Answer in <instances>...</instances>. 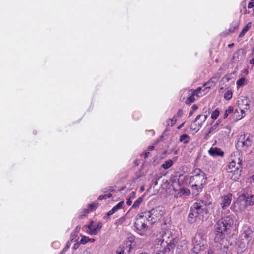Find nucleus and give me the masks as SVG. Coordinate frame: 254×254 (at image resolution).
<instances>
[{
    "label": "nucleus",
    "mask_w": 254,
    "mask_h": 254,
    "mask_svg": "<svg viewBox=\"0 0 254 254\" xmlns=\"http://www.w3.org/2000/svg\"><path fill=\"white\" fill-rule=\"evenodd\" d=\"M234 225V219L230 216H225L220 219L215 224L214 241L221 243L225 237V233L230 231Z\"/></svg>",
    "instance_id": "obj_1"
},
{
    "label": "nucleus",
    "mask_w": 254,
    "mask_h": 254,
    "mask_svg": "<svg viewBox=\"0 0 254 254\" xmlns=\"http://www.w3.org/2000/svg\"><path fill=\"white\" fill-rule=\"evenodd\" d=\"M207 213V203L204 200H198L190 207L188 217V222L192 224L197 219H203Z\"/></svg>",
    "instance_id": "obj_2"
},
{
    "label": "nucleus",
    "mask_w": 254,
    "mask_h": 254,
    "mask_svg": "<svg viewBox=\"0 0 254 254\" xmlns=\"http://www.w3.org/2000/svg\"><path fill=\"white\" fill-rule=\"evenodd\" d=\"M192 174L190 178L189 184L192 190L198 193L202 191L203 185L206 184L207 177L205 173L199 168L194 169Z\"/></svg>",
    "instance_id": "obj_3"
},
{
    "label": "nucleus",
    "mask_w": 254,
    "mask_h": 254,
    "mask_svg": "<svg viewBox=\"0 0 254 254\" xmlns=\"http://www.w3.org/2000/svg\"><path fill=\"white\" fill-rule=\"evenodd\" d=\"M242 160L238 158L237 162L235 160H232L230 162L228 168L227 169L229 177L233 181L238 180L241 175L242 167Z\"/></svg>",
    "instance_id": "obj_4"
},
{
    "label": "nucleus",
    "mask_w": 254,
    "mask_h": 254,
    "mask_svg": "<svg viewBox=\"0 0 254 254\" xmlns=\"http://www.w3.org/2000/svg\"><path fill=\"white\" fill-rule=\"evenodd\" d=\"M160 241V245L165 247L163 250L158 252L156 254H169L168 253L173 250L177 242L176 239L174 238L170 239L165 233L162 235V239L160 240L158 243Z\"/></svg>",
    "instance_id": "obj_5"
},
{
    "label": "nucleus",
    "mask_w": 254,
    "mask_h": 254,
    "mask_svg": "<svg viewBox=\"0 0 254 254\" xmlns=\"http://www.w3.org/2000/svg\"><path fill=\"white\" fill-rule=\"evenodd\" d=\"M253 136L249 133L241 134L238 137L236 146L238 149L246 150L251 146Z\"/></svg>",
    "instance_id": "obj_6"
},
{
    "label": "nucleus",
    "mask_w": 254,
    "mask_h": 254,
    "mask_svg": "<svg viewBox=\"0 0 254 254\" xmlns=\"http://www.w3.org/2000/svg\"><path fill=\"white\" fill-rule=\"evenodd\" d=\"M145 212L139 214L135 218L134 226L138 231H145L148 228V223H150L148 218Z\"/></svg>",
    "instance_id": "obj_7"
},
{
    "label": "nucleus",
    "mask_w": 254,
    "mask_h": 254,
    "mask_svg": "<svg viewBox=\"0 0 254 254\" xmlns=\"http://www.w3.org/2000/svg\"><path fill=\"white\" fill-rule=\"evenodd\" d=\"M148 216L150 224L155 223L162 217L164 214V211L162 207H157L152 209L151 211L145 212Z\"/></svg>",
    "instance_id": "obj_8"
},
{
    "label": "nucleus",
    "mask_w": 254,
    "mask_h": 254,
    "mask_svg": "<svg viewBox=\"0 0 254 254\" xmlns=\"http://www.w3.org/2000/svg\"><path fill=\"white\" fill-rule=\"evenodd\" d=\"M132 249V242L130 241L127 242L120 246L117 250L116 254H125V253H129Z\"/></svg>",
    "instance_id": "obj_9"
},
{
    "label": "nucleus",
    "mask_w": 254,
    "mask_h": 254,
    "mask_svg": "<svg viewBox=\"0 0 254 254\" xmlns=\"http://www.w3.org/2000/svg\"><path fill=\"white\" fill-rule=\"evenodd\" d=\"M239 111L246 114V112L249 110V101L247 99H243L238 101L237 108Z\"/></svg>",
    "instance_id": "obj_10"
},
{
    "label": "nucleus",
    "mask_w": 254,
    "mask_h": 254,
    "mask_svg": "<svg viewBox=\"0 0 254 254\" xmlns=\"http://www.w3.org/2000/svg\"><path fill=\"white\" fill-rule=\"evenodd\" d=\"M232 194L228 193L222 197V202L221 206L223 210H225L227 208L231 203Z\"/></svg>",
    "instance_id": "obj_11"
},
{
    "label": "nucleus",
    "mask_w": 254,
    "mask_h": 254,
    "mask_svg": "<svg viewBox=\"0 0 254 254\" xmlns=\"http://www.w3.org/2000/svg\"><path fill=\"white\" fill-rule=\"evenodd\" d=\"M239 199L245 200V208L247 206H252L254 204V195L246 196L245 194H242L239 196Z\"/></svg>",
    "instance_id": "obj_12"
},
{
    "label": "nucleus",
    "mask_w": 254,
    "mask_h": 254,
    "mask_svg": "<svg viewBox=\"0 0 254 254\" xmlns=\"http://www.w3.org/2000/svg\"><path fill=\"white\" fill-rule=\"evenodd\" d=\"M189 92L194 93L197 98L202 97L208 93L207 88H204L203 87H199L196 89L190 90Z\"/></svg>",
    "instance_id": "obj_13"
},
{
    "label": "nucleus",
    "mask_w": 254,
    "mask_h": 254,
    "mask_svg": "<svg viewBox=\"0 0 254 254\" xmlns=\"http://www.w3.org/2000/svg\"><path fill=\"white\" fill-rule=\"evenodd\" d=\"M243 232L242 233L243 239L247 241H250L252 240L253 231L249 226H245L243 228Z\"/></svg>",
    "instance_id": "obj_14"
},
{
    "label": "nucleus",
    "mask_w": 254,
    "mask_h": 254,
    "mask_svg": "<svg viewBox=\"0 0 254 254\" xmlns=\"http://www.w3.org/2000/svg\"><path fill=\"white\" fill-rule=\"evenodd\" d=\"M209 154L213 157L221 156L223 157L224 153L221 149L217 147H211L208 150Z\"/></svg>",
    "instance_id": "obj_15"
},
{
    "label": "nucleus",
    "mask_w": 254,
    "mask_h": 254,
    "mask_svg": "<svg viewBox=\"0 0 254 254\" xmlns=\"http://www.w3.org/2000/svg\"><path fill=\"white\" fill-rule=\"evenodd\" d=\"M124 204V202L123 201H121L119 202L117 205L114 206L111 210L107 212V215L108 216H110L117 212L118 210L122 209Z\"/></svg>",
    "instance_id": "obj_16"
},
{
    "label": "nucleus",
    "mask_w": 254,
    "mask_h": 254,
    "mask_svg": "<svg viewBox=\"0 0 254 254\" xmlns=\"http://www.w3.org/2000/svg\"><path fill=\"white\" fill-rule=\"evenodd\" d=\"M190 194V191L189 189L185 188H181L176 194L177 197H180L183 195L189 196Z\"/></svg>",
    "instance_id": "obj_17"
},
{
    "label": "nucleus",
    "mask_w": 254,
    "mask_h": 254,
    "mask_svg": "<svg viewBox=\"0 0 254 254\" xmlns=\"http://www.w3.org/2000/svg\"><path fill=\"white\" fill-rule=\"evenodd\" d=\"M88 228V233L91 235H96L98 233V229L95 228L93 225V222L91 221L90 223L87 226Z\"/></svg>",
    "instance_id": "obj_18"
},
{
    "label": "nucleus",
    "mask_w": 254,
    "mask_h": 254,
    "mask_svg": "<svg viewBox=\"0 0 254 254\" xmlns=\"http://www.w3.org/2000/svg\"><path fill=\"white\" fill-rule=\"evenodd\" d=\"M195 96H196V95L194 93L189 92V96L185 101V104L187 105H190L193 103L195 101Z\"/></svg>",
    "instance_id": "obj_19"
},
{
    "label": "nucleus",
    "mask_w": 254,
    "mask_h": 254,
    "mask_svg": "<svg viewBox=\"0 0 254 254\" xmlns=\"http://www.w3.org/2000/svg\"><path fill=\"white\" fill-rule=\"evenodd\" d=\"M202 126L201 123H198V121H195V120L193 121V123L191 124L190 128L191 130L197 132L201 128Z\"/></svg>",
    "instance_id": "obj_20"
},
{
    "label": "nucleus",
    "mask_w": 254,
    "mask_h": 254,
    "mask_svg": "<svg viewBox=\"0 0 254 254\" xmlns=\"http://www.w3.org/2000/svg\"><path fill=\"white\" fill-rule=\"evenodd\" d=\"M215 85V82L213 81V78H211L209 81L203 84V87L207 88L208 92L211 88L214 87Z\"/></svg>",
    "instance_id": "obj_21"
},
{
    "label": "nucleus",
    "mask_w": 254,
    "mask_h": 254,
    "mask_svg": "<svg viewBox=\"0 0 254 254\" xmlns=\"http://www.w3.org/2000/svg\"><path fill=\"white\" fill-rule=\"evenodd\" d=\"M246 114L243 113V112H240L238 110L237 108L235 109V111L234 113L233 118L237 121L245 117Z\"/></svg>",
    "instance_id": "obj_22"
},
{
    "label": "nucleus",
    "mask_w": 254,
    "mask_h": 254,
    "mask_svg": "<svg viewBox=\"0 0 254 254\" xmlns=\"http://www.w3.org/2000/svg\"><path fill=\"white\" fill-rule=\"evenodd\" d=\"M190 140V136L186 134H183L180 136L179 141L184 144H188Z\"/></svg>",
    "instance_id": "obj_23"
},
{
    "label": "nucleus",
    "mask_w": 254,
    "mask_h": 254,
    "mask_svg": "<svg viewBox=\"0 0 254 254\" xmlns=\"http://www.w3.org/2000/svg\"><path fill=\"white\" fill-rule=\"evenodd\" d=\"M207 116L205 115H199L195 118V121H198V123H201L202 126L203 123L206 120Z\"/></svg>",
    "instance_id": "obj_24"
},
{
    "label": "nucleus",
    "mask_w": 254,
    "mask_h": 254,
    "mask_svg": "<svg viewBox=\"0 0 254 254\" xmlns=\"http://www.w3.org/2000/svg\"><path fill=\"white\" fill-rule=\"evenodd\" d=\"M202 241H203L202 236H201L200 233H198L194 238L193 243L196 245H200Z\"/></svg>",
    "instance_id": "obj_25"
},
{
    "label": "nucleus",
    "mask_w": 254,
    "mask_h": 254,
    "mask_svg": "<svg viewBox=\"0 0 254 254\" xmlns=\"http://www.w3.org/2000/svg\"><path fill=\"white\" fill-rule=\"evenodd\" d=\"M251 22H249L246 26H245L243 29H242V30L241 31V32L240 33L239 35V37H242L244 36V35L245 34V33L249 30V29L251 28Z\"/></svg>",
    "instance_id": "obj_26"
},
{
    "label": "nucleus",
    "mask_w": 254,
    "mask_h": 254,
    "mask_svg": "<svg viewBox=\"0 0 254 254\" xmlns=\"http://www.w3.org/2000/svg\"><path fill=\"white\" fill-rule=\"evenodd\" d=\"M239 23L236 21H233L230 25L229 28V31L230 32H234L235 30H237L239 28Z\"/></svg>",
    "instance_id": "obj_27"
},
{
    "label": "nucleus",
    "mask_w": 254,
    "mask_h": 254,
    "mask_svg": "<svg viewBox=\"0 0 254 254\" xmlns=\"http://www.w3.org/2000/svg\"><path fill=\"white\" fill-rule=\"evenodd\" d=\"M90 212L88 209H83L78 215V218L80 219H83L85 218L88 214Z\"/></svg>",
    "instance_id": "obj_28"
},
{
    "label": "nucleus",
    "mask_w": 254,
    "mask_h": 254,
    "mask_svg": "<svg viewBox=\"0 0 254 254\" xmlns=\"http://www.w3.org/2000/svg\"><path fill=\"white\" fill-rule=\"evenodd\" d=\"M249 241H247L243 238H242L239 242V247L242 249H245L247 247Z\"/></svg>",
    "instance_id": "obj_29"
},
{
    "label": "nucleus",
    "mask_w": 254,
    "mask_h": 254,
    "mask_svg": "<svg viewBox=\"0 0 254 254\" xmlns=\"http://www.w3.org/2000/svg\"><path fill=\"white\" fill-rule=\"evenodd\" d=\"M238 200L239 199H238ZM230 208L231 210L234 212H237L239 210L240 211L241 210V208L239 206V200H238L237 202L233 203V204L231 206Z\"/></svg>",
    "instance_id": "obj_30"
},
{
    "label": "nucleus",
    "mask_w": 254,
    "mask_h": 254,
    "mask_svg": "<svg viewBox=\"0 0 254 254\" xmlns=\"http://www.w3.org/2000/svg\"><path fill=\"white\" fill-rule=\"evenodd\" d=\"M99 203L97 201H94L91 204H89L88 206V210L90 212L94 211L96 209V208L98 207Z\"/></svg>",
    "instance_id": "obj_31"
},
{
    "label": "nucleus",
    "mask_w": 254,
    "mask_h": 254,
    "mask_svg": "<svg viewBox=\"0 0 254 254\" xmlns=\"http://www.w3.org/2000/svg\"><path fill=\"white\" fill-rule=\"evenodd\" d=\"M177 122V118L176 116H174V117L172 119H169L167 120V126L172 127Z\"/></svg>",
    "instance_id": "obj_32"
},
{
    "label": "nucleus",
    "mask_w": 254,
    "mask_h": 254,
    "mask_svg": "<svg viewBox=\"0 0 254 254\" xmlns=\"http://www.w3.org/2000/svg\"><path fill=\"white\" fill-rule=\"evenodd\" d=\"M143 197H139L138 199L134 202L132 206V208H136L139 207L140 204L143 201Z\"/></svg>",
    "instance_id": "obj_33"
},
{
    "label": "nucleus",
    "mask_w": 254,
    "mask_h": 254,
    "mask_svg": "<svg viewBox=\"0 0 254 254\" xmlns=\"http://www.w3.org/2000/svg\"><path fill=\"white\" fill-rule=\"evenodd\" d=\"M173 164V161L171 160L166 161L162 165V167L165 169L169 168Z\"/></svg>",
    "instance_id": "obj_34"
},
{
    "label": "nucleus",
    "mask_w": 254,
    "mask_h": 254,
    "mask_svg": "<svg viewBox=\"0 0 254 254\" xmlns=\"http://www.w3.org/2000/svg\"><path fill=\"white\" fill-rule=\"evenodd\" d=\"M233 92L231 90L226 91L224 95V98L226 100H230L232 98Z\"/></svg>",
    "instance_id": "obj_35"
},
{
    "label": "nucleus",
    "mask_w": 254,
    "mask_h": 254,
    "mask_svg": "<svg viewBox=\"0 0 254 254\" xmlns=\"http://www.w3.org/2000/svg\"><path fill=\"white\" fill-rule=\"evenodd\" d=\"M246 79L244 77L239 78L236 82L237 87H240L245 85Z\"/></svg>",
    "instance_id": "obj_36"
},
{
    "label": "nucleus",
    "mask_w": 254,
    "mask_h": 254,
    "mask_svg": "<svg viewBox=\"0 0 254 254\" xmlns=\"http://www.w3.org/2000/svg\"><path fill=\"white\" fill-rule=\"evenodd\" d=\"M233 110H234V108L232 106H230L228 107V109L227 110H226L225 112V113H224V118H226L228 115L233 113Z\"/></svg>",
    "instance_id": "obj_37"
},
{
    "label": "nucleus",
    "mask_w": 254,
    "mask_h": 254,
    "mask_svg": "<svg viewBox=\"0 0 254 254\" xmlns=\"http://www.w3.org/2000/svg\"><path fill=\"white\" fill-rule=\"evenodd\" d=\"M91 240V238H89L88 237L82 236L80 240V243L85 244L90 242Z\"/></svg>",
    "instance_id": "obj_38"
},
{
    "label": "nucleus",
    "mask_w": 254,
    "mask_h": 254,
    "mask_svg": "<svg viewBox=\"0 0 254 254\" xmlns=\"http://www.w3.org/2000/svg\"><path fill=\"white\" fill-rule=\"evenodd\" d=\"M219 115V111L218 109L215 110L211 114V118L213 119H216Z\"/></svg>",
    "instance_id": "obj_39"
},
{
    "label": "nucleus",
    "mask_w": 254,
    "mask_h": 254,
    "mask_svg": "<svg viewBox=\"0 0 254 254\" xmlns=\"http://www.w3.org/2000/svg\"><path fill=\"white\" fill-rule=\"evenodd\" d=\"M112 196V194L109 193L107 194L100 195L98 198V200H101L103 199H106L107 198H109L111 197Z\"/></svg>",
    "instance_id": "obj_40"
},
{
    "label": "nucleus",
    "mask_w": 254,
    "mask_h": 254,
    "mask_svg": "<svg viewBox=\"0 0 254 254\" xmlns=\"http://www.w3.org/2000/svg\"><path fill=\"white\" fill-rule=\"evenodd\" d=\"M219 123L217 122L214 125H213L211 128H210V130L209 131V133H211L212 132H213L215 130L217 129V128L218 127Z\"/></svg>",
    "instance_id": "obj_41"
},
{
    "label": "nucleus",
    "mask_w": 254,
    "mask_h": 254,
    "mask_svg": "<svg viewBox=\"0 0 254 254\" xmlns=\"http://www.w3.org/2000/svg\"><path fill=\"white\" fill-rule=\"evenodd\" d=\"M248 8L249 9L254 8V0H252L249 2L248 4Z\"/></svg>",
    "instance_id": "obj_42"
},
{
    "label": "nucleus",
    "mask_w": 254,
    "mask_h": 254,
    "mask_svg": "<svg viewBox=\"0 0 254 254\" xmlns=\"http://www.w3.org/2000/svg\"><path fill=\"white\" fill-rule=\"evenodd\" d=\"M252 54L254 55V47L252 50ZM249 63L253 65H254V57L252 58L249 61Z\"/></svg>",
    "instance_id": "obj_43"
},
{
    "label": "nucleus",
    "mask_w": 254,
    "mask_h": 254,
    "mask_svg": "<svg viewBox=\"0 0 254 254\" xmlns=\"http://www.w3.org/2000/svg\"><path fill=\"white\" fill-rule=\"evenodd\" d=\"M183 113V110L181 109H180L178 110L177 114L175 116H176V118L180 117L182 115Z\"/></svg>",
    "instance_id": "obj_44"
},
{
    "label": "nucleus",
    "mask_w": 254,
    "mask_h": 254,
    "mask_svg": "<svg viewBox=\"0 0 254 254\" xmlns=\"http://www.w3.org/2000/svg\"><path fill=\"white\" fill-rule=\"evenodd\" d=\"M125 220V218L123 217H121L119 219H118L117 220V221L116 222V223H119L120 224H122L123 223Z\"/></svg>",
    "instance_id": "obj_45"
},
{
    "label": "nucleus",
    "mask_w": 254,
    "mask_h": 254,
    "mask_svg": "<svg viewBox=\"0 0 254 254\" xmlns=\"http://www.w3.org/2000/svg\"><path fill=\"white\" fill-rule=\"evenodd\" d=\"M131 198H129L127 199L126 203L128 206L131 205V204L132 203V201H131Z\"/></svg>",
    "instance_id": "obj_46"
},
{
    "label": "nucleus",
    "mask_w": 254,
    "mask_h": 254,
    "mask_svg": "<svg viewBox=\"0 0 254 254\" xmlns=\"http://www.w3.org/2000/svg\"><path fill=\"white\" fill-rule=\"evenodd\" d=\"M79 246H80V243H76L74 244L73 248L74 250H76L79 248Z\"/></svg>",
    "instance_id": "obj_47"
},
{
    "label": "nucleus",
    "mask_w": 254,
    "mask_h": 254,
    "mask_svg": "<svg viewBox=\"0 0 254 254\" xmlns=\"http://www.w3.org/2000/svg\"><path fill=\"white\" fill-rule=\"evenodd\" d=\"M69 248H67L66 246L63 249L62 252L60 254H64L65 252L67 251Z\"/></svg>",
    "instance_id": "obj_48"
},
{
    "label": "nucleus",
    "mask_w": 254,
    "mask_h": 254,
    "mask_svg": "<svg viewBox=\"0 0 254 254\" xmlns=\"http://www.w3.org/2000/svg\"><path fill=\"white\" fill-rule=\"evenodd\" d=\"M191 108L193 111H195L198 109V106L196 104H193Z\"/></svg>",
    "instance_id": "obj_49"
},
{
    "label": "nucleus",
    "mask_w": 254,
    "mask_h": 254,
    "mask_svg": "<svg viewBox=\"0 0 254 254\" xmlns=\"http://www.w3.org/2000/svg\"><path fill=\"white\" fill-rule=\"evenodd\" d=\"M150 153H149V151L146 150L145 152H144V158L146 159L147 158L149 155Z\"/></svg>",
    "instance_id": "obj_50"
},
{
    "label": "nucleus",
    "mask_w": 254,
    "mask_h": 254,
    "mask_svg": "<svg viewBox=\"0 0 254 254\" xmlns=\"http://www.w3.org/2000/svg\"><path fill=\"white\" fill-rule=\"evenodd\" d=\"M136 194L135 192L134 191H132L131 194V196L129 198H131V199H134L135 198Z\"/></svg>",
    "instance_id": "obj_51"
},
{
    "label": "nucleus",
    "mask_w": 254,
    "mask_h": 254,
    "mask_svg": "<svg viewBox=\"0 0 254 254\" xmlns=\"http://www.w3.org/2000/svg\"><path fill=\"white\" fill-rule=\"evenodd\" d=\"M101 227L102 225L101 223H98L97 225L96 226L95 228L98 229V232L100 231Z\"/></svg>",
    "instance_id": "obj_52"
},
{
    "label": "nucleus",
    "mask_w": 254,
    "mask_h": 254,
    "mask_svg": "<svg viewBox=\"0 0 254 254\" xmlns=\"http://www.w3.org/2000/svg\"><path fill=\"white\" fill-rule=\"evenodd\" d=\"M154 146L153 145L149 146L147 148V151H150L154 150Z\"/></svg>",
    "instance_id": "obj_53"
},
{
    "label": "nucleus",
    "mask_w": 254,
    "mask_h": 254,
    "mask_svg": "<svg viewBox=\"0 0 254 254\" xmlns=\"http://www.w3.org/2000/svg\"><path fill=\"white\" fill-rule=\"evenodd\" d=\"M207 254H213V252L211 249H209L207 251Z\"/></svg>",
    "instance_id": "obj_54"
},
{
    "label": "nucleus",
    "mask_w": 254,
    "mask_h": 254,
    "mask_svg": "<svg viewBox=\"0 0 254 254\" xmlns=\"http://www.w3.org/2000/svg\"><path fill=\"white\" fill-rule=\"evenodd\" d=\"M71 246V242L70 241H68L67 243H66V247L68 248H69Z\"/></svg>",
    "instance_id": "obj_55"
},
{
    "label": "nucleus",
    "mask_w": 254,
    "mask_h": 254,
    "mask_svg": "<svg viewBox=\"0 0 254 254\" xmlns=\"http://www.w3.org/2000/svg\"><path fill=\"white\" fill-rule=\"evenodd\" d=\"M185 123H183L182 124H181V125H180L178 127H177V129H181L184 126Z\"/></svg>",
    "instance_id": "obj_56"
},
{
    "label": "nucleus",
    "mask_w": 254,
    "mask_h": 254,
    "mask_svg": "<svg viewBox=\"0 0 254 254\" xmlns=\"http://www.w3.org/2000/svg\"><path fill=\"white\" fill-rule=\"evenodd\" d=\"M194 111L193 110L190 111L189 114V116H191L193 115Z\"/></svg>",
    "instance_id": "obj_57"
},
{
    "label": "nucleus",
    "mask_w": 254,
    "mask_h": 254,
    "mask_svg": "<svg viewBox=\"0 0 254 254\" xmlns=\"http://www.w3.org/2000/svg\"><path fill=\"white\" fill-rule=\"evenodd\" d=\"M234 45V43L230 44L228 45L229 47H232Z\"/></svg>",
    "instance_id": "obj_58"
},
{
    "label": "nucleus",
    "mask_w": 254,
    "mask_h": 254,
    "mask_svg": "<svg viewBox=\"0 0 254 254\" xmlns=\"http://www.w3.org/2000/svg\"><path fill=\"white\" fill-rule=\"evenodd\" d=\"M139 254H149L148 253H146V252H144V253H141Z\"/></svg>",
    "instance_id": "obj_59"
},
{
    "label": "nucleus",
    "mask_w": 254,
    "mask_h": 254,
    "mask_svg": "<svg viewBox=\"0 0 254 254\" xmlns=\"http://www.w3.org/2000/svg\"><path fill=\"white\" fill-rule=\"evenodd\" d=\"M251 179L254 181V174L252 176Z\"/></svg>",
    "instance_id": "obj_60"
},
{
    "label": "nucleus",
    "mask_w": 254,
    "mask_h": 254,
    "mask_svg": "<svg viewBox=\"0 0 254 254\" xmlns=\"http://www.w3.org/2000/svg\"><path fill=\"white\" fill-rule=\"evenodd\" d=\"M91 240H90V242H93L95 241V239H91Z\"/></svg>",
    "instance_id": "obj_61"
},
{
    "label": "nucleus",
    "mask_w": 254,
    "mask_h": 254,
    "mask_svg": "<svg viewBox=\"0 0 254 254\" xmlns=\"http://www.w3.org/2000/svg\"><path fill=\"white\" fill-rule=\"evenodd\" d=\"M154 184L155 185H156L157 184V181H156L154 182Z\"/></svg>",
    "instance_id": "obj_62"
}]
</instances>
